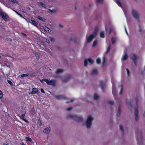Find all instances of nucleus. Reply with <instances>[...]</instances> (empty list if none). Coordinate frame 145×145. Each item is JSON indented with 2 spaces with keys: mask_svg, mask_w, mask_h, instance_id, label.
I'll use <instances>...</instances> for the list:
<instances>
[{
  "mask_svg": "<svg viewBox=\"0 0 145 145\" xmlns=\"http://www.w3.org/2000/svg\"><path fill=\"white\" fill-rule=\"evenodd\" d=\"M132 14L133 16L135 18L137 19L138 18V15L137 12L134 10H133L132 12Z\"/></svg>",
  "mask_w": 145,
  "mask_h": 145,
  "instance_id": "nucleus-12",
  "label": "nucleus"
},
{
  "mask_svg": "<svg viewBox=\"0 0 145 145\" xmlns=\"http://www.w3.org/2000/svg\"><path fill=\"white\" fill-rule=\"evenodd\" d=\"M37 4L38 5H41L42 7H45L46 6L44 4H43L42 2H38Z\"/></svg>",
  "mask_w": 145,
  "mask_h": 145,
  "instance_id": "nucleus-22",
  "label": "nucleus"
},
{
  "mask_svg": "<svg viewBox=\"0 0 145 145\" xmlns=\"http://www.w3.org/2000/svg\"><path fill=\"white\" fill-rule=\"evenodd\" d=\"M88 62L90 64H92L93 63V61L91 58L86 59L84 61V65L86 66L88 64Z\"/></svg>",
  "mask_w": 145,
  "mask_h": 145,
  "instance_id": "nucleus-5",
  "label": "nucleus"
},
{
  "mask_svg": "<svg viewBox=\"0 0 145 145\" xmlns=\"http://www.w3.org/2000/svg\"><path fill=\"white\" fill-rule=\"evenodd\" d=\"M25 140L27 141H32L31 138H30L26 137H25Z\"/></svg>",
  "mask_w": 145,
  "mask_h": 145,
  "instance_id": "nucleus-28",
  "label": "nucleus"
},
{
  "mask_svg": "<svg viewBox=\"0 0 145 145\" xmlns=\"http://www.w3.org/2000/svg\"><path fill=\"white\" fill-rule=\"evenodd\" d=\"M22 145H25L24 144H22Z\"/></svg>",
  "mask_w": 145,
  "mask_h": 145,
  "instance_id": "nucleus-62",
  "label": "nucleus"
},
{
  "mask_svg": "<svg viewBox=\"0 0 145 145\" xmlns=\"http://www.w3.org/2000/svg\"><path fill=\"white\" fill-rule=\"evenodd\" d=\"M63 72V69H58L56 71V73L57 74H59L62 73Z\"/></svg>",
  "mask_w": 145,
  "mask_h": 145,
  "instance_id": "nucleus-19",
  "label": "nucleus"
},
{
  "mask_svg": "<svg viewBox=\"0 0 145 145\" xmlns=\"http://www.w3.org/2000/svg\"><path fill=\"white\" fill-rule=\"evenodd\" d=\"M35 56L36 57V58L37 59H39V54L37 53L35 54Z\"/></svg>",
  "mask_w": 145,
  "mask_h": 145,
  "instance_id": "nucleus-34",
  "label": "nucleus"
},
{
  "mask_svg": "<svg viewBox=\"0 0 145 145\" xmlns=\"http://www.w3.org/2000/svg\"><path fill=\"white\" fill-rule=\"evenodd\" d=\"M112 31L114 33V29L113 28H110V29L109 33L110 34L111 33Z\"/></svg>",
  "mask_w": 145,
  "mask_h": 145,
  "instance_id": "nucleus-30",
  "label": "nucleus"
},
{
  "mask_svg": "<svg viewBox=\"0 0 145 145\" xmlns=\"http://www.w3.org/2000/svg\"><path fill=\"white\" fill-rule=\"evenodd\" d=\"M97 63L98 64H100L101 63V59L99 58H97L96 60Z\"/></svg>",
  "mask_w": 145,
  "mask_h": 145,
  "instance_id": "nucleus-27",
  "label": "nucleus"
},
{
  "mask_svg": "<svg viewBox=\"0 0 145 145\" xmlns=\"http://www.w3.org/2000/svg\"><path fill=\"white\" fill-rule=\"evenodd\" d=\"M103 0H96L97 4L98 5L99 4L102 3Z\"/></svg>",
  "mask_w": 145,
  "mask_h": 145,
  "instance_id": "nucleus-26",
  "label": "nucleus"
},
{
  "mask_svg": "<svg viewBox=\"0 0 145 145\" xmlns=\"http://www.w3.org/2000/svg\"><path fill=\"white\" fill-rule=\"evenodd\" d=\"M72 109V108H68L67 109V111H70Z\"/></svg>",
  "mask_w": 145,
  "mask_h": 145,
  "instance_id": "nucleus-45",
  "label": "nucleus"
},
{
  "mask_svg": "<svg viewBox=\"0 0 145 145\" xmlns=\"http://www.w3.org/2000/svg\"><path fill=\"white\" fill-rule=\"evenodd\" d=\"M19 16H20L21 18H24L22 16L21 14Z\"/></svg>",
  "mask_w": 145,
  "mask_h": 145,
  "instance_id": "nucleus-51",
  "label": "nucleus"
},
{
  "mask_svg": "<svg viewBox=\"0 0 145 145\" xmlns=\"http://www.w3.org/2000/svg\"><path fill=\"white\" fill-rule=\"evenodd\" d=\"M50 132V129L49 127H47L44 131V132L46 134Z\"/></svg>",
  "mask_w": 145,
  "mask_h": 145,
  "instance_id": "nucleus-17",
  "label": "nucleus"
},
{
  "mask_svg": "<svg viewBox=\"0 0 145 145\" xmlns=\"http://www.w3.org/2000/svg\"><path fill=\"white\" fill-rule=\"evenodd\" d=\"M112 92L113 95H115L116 94V92L115 91V88L114 84V82L112 80Z\"/></svg>",
  "mask_w": 145,
  "mask_h": 145,
  "instance_id": "nucleus-8",
  "label": "nucleus"
},
{
  "mask_svg": "<svg viewBox=\"0 0 145 145\" xmlns=\"http://www.w3.org/2000/svg\"><path fill=\"white\" fill-rule=\"evenodd\" d=\"M21 14H20V13H18V15H19V16H20V15Z\"/></svg>",
  "mask_w": 145,
  "mask_h": 145,
  "instance_id": "nucleus-55",
  "label": "nucleus"
},
{
  "mask_svg": "<svg viewBox=\"0 0 145 145\" xmlns=\"http://www.w3.org/2000/svg\"><path fill=\"white\" fill-rule=\"evenodd\" d=\"M10 2H11L13 3L18 4L17 1L15 0H8Z\"/></svg>",
  "mask_w": 145,
  "mask_h": 145,
  "instance_id": "nucleus-32",
  "label": "nucleus"
},
{
  "mask_svg": "<svg viewBox=\"0 0 145 145\" xmlns=\"http://www.w3.org/2000/svg\"><path fill=\"white\" fill-rule=\"evenodd\" d=\"M14 11L15 12L17 13L18 14V13H19L18 12H17L16 11H15L14 10Z\"/></svg>",
  "mask_w": 145,
  "mask_h": 145,
  "instance_id": "nucleus-53",
  "label": "nucleus"
},
{
  "mask_svg": "<svg viewBox=\"0 0 145 145\" xmlns=\"http://www.w3.org/2000/svg\"><path fill=\"white\" fill-rule=\"evenodd\" d=\"M126 70H127V74L128 75H129V71L127 69H126Z\"/></svg>",
  "mask_w": 145,
  "mask_h": 145,
  "instance_id": "nucleus-43",
  "label": "nucleus"
},
{
  "mask_svg": "<svg viewBox=\"0 0 145 145\" xmlns=\"http://www.w3.org/2000/svg\"><path fill=\"white\" fill-rule=\"evenodd\" d=\"M70 117H72V118L73 117L74 118V119L75 120H76L78 121H80L82 120V118H81L79 117H78L76 116L74 117L72 116H70Z\"/></svg>",
  "mask_w": 145,
  "mask_h": 145,
  "instance_id": "nucleus-15",
  "label": "nucleus"
},
{
  "mask_svg": "<svg viewBox=\"0 0 145 145\" xmlns=\"http://www.w3.org/2000/svg\"><path fill=\"white\" fill-rule=\"evenodd\" d=\"M49 11L52 13H56L57 12V11L55 10H49Z\"/></svg>",
  "mask_w": 145,
  "mask_h": 145,
  "instance_id": "nucleus-31",
  "label": "nucleus"
},
{
  "mask_svg": "<svg viewBox=\"0 0 145 145\" xmlns=\"http://www.w3.org/2000/svg\"><path fill=\"white\" fill-rule=\"evenodd\" d=\"M8 83L9 84H10L11 85L12 84V82L10 81V80H8Z\"/></svg>",
  "mask_w": 145,
  "mask_h": 145,
  "instance_id": "nucleus-44",
  "label": "nucleus"
},
{
  "mask_svg": "<svg viewBox=\"0 0 145 145\" xmlns=\"http://www.w3.org/2000/svg\"><path fill=\"white\" fill-rule=\"evenodd\" d=\"M3 97V93L2 91L0 90V99H1Z\"/></svg>",
  "mask_w": 145,
  "mask_h": 145,
  "instance_id": "nucleus-36",
  "label": "nucleus"
},
{
  "mask_svg": "<svg viewBox=\"0 0 145 145\" xmlns=\"http://www.w3.org/2000/svg\"><path fill=\"white\" fill-rule=\"evenodd\" d=\"M111 46L110 45L108 47L107 50L106 52V53L104 54V57L103 58V65H104L106 61V53H108L110 50V49L111 48Z\"/></svg>",
  "mask_w": 145,
  "mask_h": 145,
  "instance_id": "nucleus-6",
  "label": "nucleus"
},
{
  "mask_svg": "<svg viewBox=\"0 0 145 145\" xmlns=\"http://www.w3.org/2000/svg\"><path fill=\"white\" fill-rule=\"evenodd\" d=\"M0 16L5 21H8L9 17L8 16L6 13L0 11Z\"/></svg>",
  "mask_w": 145,
  "mask_h": 145,
  "instance_id": "nucleus-4",
  "label": "nucleus"
},
{
  "mask_svg": "<svg viewBox=\"0 0 145 145\" xmlns=\"http://www.w3.org/2000/svg\"><path fill=\"white\" fill-rule=\"evenodd\" d=\"M121 90L120 91V94H122L123 91H122V86H121Z\"/></svg>",
  "mask_w": 145,
  "mask_h": 145,
  "instance_id": "nucleus-38",
  "label": "nucleus"
},
{
  "mask_svg": "<svg viewBox=\"0 0 145 145\" xmlns=\"http://www.w3.org/2000/svg\"><path fill=\"white\" fill-rule=\"evenodd\" d=\"M97 28L96 27L95 29V31L93 33V34L89 36H87V41L88 43L91 42L93 39L96 36L97 34Z\"/></svg>",
  "mask_w": 145,
  "mask_h": 145,
  "instance_id": "nucleus-1",
  "label": "nucleus"
},
{
  "mask_svg": "<svg viewBox=\"0 0 145 145\" xmlns=\"http://www.w3.org/2000/svg\"><path fill=\"white\" fill-rule=\"evenodd\" d=\"M111 41L112 44H114L116 42V39L114 37H112L111 39Z\"/></svg>",
  "mask_w": 145,
  "mask_h": 145,
  "instance_id": "nucleus-25",
  "label": "nucleus"
},
{
  "mask_svg": "<svg viewBox=\"0 0 145 145\" xmlns=\"http://www.w3.org/2000/svg\"><path fill=\"white\" fill-rule=\"evenodd\" d=\"M93 119V117L91 116L88 117L87 120L86 121V124L88 128H89L92 124V121Z\"/></svg>",
  "mask_w": 145,
  "mask_h": 145,
  "instance_id": "nucleus-2",
  "label": "nucleus"
},
{
  "mask_svg": "<svg viewBox=\"0 0 145 145\" xmlns=\"http://www.w3.org/2000/svg\"><path fill=\"white\" fill-rule=\"evenodd\" d=\"M22 34L24 36H25V37H26V36H27V35H26V34H25V33H22Z\"/></svg>",
  "mask_w": 145,
  "mask_h": 145,
  "instance_id": "nucleus-49",
  "label": "nucleus"
},
{
  "mask_svg": "<svg viewBox=\"0 0 145 145\" xmlns=\"http://www.w3.org/2000/svg\"><path fill=\"white\" fill-rule=\"evenodd\" d=\"M91 74L93 75H95L98 74V71L96 69H93L91 72Z\"/></svg>",
  "mask_w": 145,
  "mask_h": 145,
  "instance_id": "nucleus-14",
  "label": "nucleus"
},
{
  "mask_svg": "<svg viewBox=\"0 0 145 145\" xmlns=\"http://www.w3.org/2000/svg\"><path fill=\"white\" fill-rule=\"evenodd\" d=\"M101 89H103V88L102 87H101Z\"/></svg>",
  "mask_w": 145,
  "mask_h": 145,
  "instance_id": "nucleus-63",
  "label": "nucleus"
},
{
  "mask_svg": "<svg viewBox=\"0 0 145 145\" xmlns=\"http://www.w3.org/2000/svg\"><path fill=\"white\" fill-rule=\"evenodd\" d=\"M38 123L39 125L40 126L42 125V123L41 122H40V121L38 120Z\"/></svg>",
  "mask_w": 145,
  "mask_h": 145,
  "instance_id": "nucleus-42",
  "label": "nucleus"
},
{
  "mask_svg": "<svg viewBox=\"0 0 145 145\" xmlns=\"http://www.w3.org/2000/svg\"><path fill=\"white\" fill-rule=\"evenodd\" d=\"M40 81L42 82L43 81H44L46 83L49 85H51L52 86H54L55 84V81L54 80H49L46 79H43L40 80Z\"/></svg>",
  "mask_w": 145,
  "mask_h": 145,
  "instance_id": "nucleus-3",
  "label": "nucleus"
},
{
  "mask_svg": "<svg viewBox=\"0 0 145 145\" xmlns=\"http://www.w3.org/2000/svg\"><path fill=\"white\" fill-rule=\"evenodd\" d=\"M38 92V89L35 88H34L32 89V91L30 93L32 94H34L37 93Z\"/></svg>",
  "mask_w": 145,
  "mask_h": 145,
  "instance_id": "nucleus-13",
  "label": "nucleus"
},
{
  "mask_svg": "<svg viewBox=\"0 0 145 145\" xmlns=\"http://www.w3.org/2000/svg\"><path fill=\"white\" fill-rule=\"evenodd\" d=\"M26 113V112H25L24 114H22L20 116V118L23 120L24 121L26 122V120L24 118V117L25 116V114Z\"/></svg>",
  "mask_w": 145,
  "mask_h": 145,
  "instance_id": "nucleus-16",
  "label": "nucleus"
},
{
  "mask_svg": "<svg viewBox=\"0 0 145 145\" xmlns=\"http://www.w3.org/2000/svg\"><path fill=\"white\" fill-rule=\"evenodd\" d=\"M43 29L46 32H49L50 31V29L46 26L43 27Z\"/></svg>",
  "mask_w": 145,
  "mask_h": 145,
  "instance_id": "nucleus-21",
  "label": "nucleus"
},
{
  "mask_svg": "<svg viewBox=\"0 0 145 145\" xmlns=\"http://www.w3.org/2000/svg\"><path fill=\"white\" fill-rule=\"evenodd\" d=\"M120 130L123 132V127L121 125H120Z\"/></svg>",
  "mask_w": 145,
  "mask_h": 145,
  "instance_id": "nucleus-40",
  "label": "nucleus"
},
{
  "mask_svg": "<svg viewBox=\"0 0 145 145\" xmlns=\"http://www.w3.org/2000/svg\"><path fill=\"white\" fill-rule=\"evenodd\" d=\"M25 19V20H26V21H27V20H26V19Z\"/></svg>",
  "mask_w": 145,
  "mask_h": 145,
  "instance_id": "nucleus-60",
  "label": "nucleus"
},
{
  "mask_svg": "<svg viewBox=\"0 0 145 145\" xmlns=\"http://www.w3.org/2000/svg\"><path fill=\"white\" fill-rule=\"evenodd\" d=\"M115 2L120 7H121V4L120 2V1L118 0H115Z\"/></svg>",
  "mask_w": 145,
  "mask_h": 145,
  "instance_id": "nucleus-23",
  "label": "nucleus"
},
{
  "mask_svg": "<svg viewBox=\"0 0 145 145\" xmlns=\"http://www.w3.org/2000/svg\"><path fill=\"white\" fill-rule=\"evenodd\" d=\"M25 19V20H26V21H27V20H26V19Z\"/></svg>",
  "mask_w": 145,
  "mask_h": 145,
  "instance_id": "nucleus-58",
  "label": "nucleus"
},
{
  "mask_svg": "<svg viewBox=\"0 0 145 145\" xmlns=\"http://www.w3.org/2000/svg\"><path fill=\"white\" fill-rule=\"evenodd\" d=\"M120 108H119V109L117 113V116H119L120 115Z\"/></svg>",
  "mask_w": 145,
  "mask_h": 145,
  "instance_id": "nucleus-33",
  "label": "nucleus"
},
{
  "mask_svg": "<svg viewBox=\"0 0 145 145\" xmlns=\"http://www.w3.org/2000/svg\"><path fill=\"white\" fill-rule=\"evenodd\" d=\"M60 26L61 27V25H60Z\"/></svg>",
  "mask_w": 145,
  "mask_h": 145,
  "instance_id": "nucleus-61",
  "label": "nucleus"
},
{
  "mask_svg": "<svg viewBox=\"0 0 145 145\" xmlns=\"http://www.w3.org/2000/svg\"><path fill=\"white\" fill-rule=\"evenodd\" d=\"M14 11L15 12L17 13L18 14V13H19L18 12H17L16 11H15L14 10Z\"/></svg>",
  "mask_w": 145,
  "mask_h": 145,
  "instance_id": "nucleus-52",
  "label": "nucleus"
},
{
  "mask_svg": "<svg viewBox=\"0 0 145 145\" xmlns=\"http://www.w3.org/2000/svg\"><path fill=\"white\" fill-rule=\"evenodd\" d=\"M137 56L134 54H132L131 55V58L135 64L136 65V59L137 58Z\"/></svg>",
  "mask_w": 145,
  "mask_h": 145,
  "instance_id": "nucleus-7",
  "label": "nucleus"
},
{
  "mask_svg": "<svg viewBox=\"0 0 145 145\" xmlns=\"http://www.w3.org/2000/svg\"><path fill=\"white\" fill-rule=\"evenodd\" d=\"M108 103L111 105H112L114 104V102L112 101H109L108 102Z\"/></svg>",
  "mask_w": 145,
  "mask_h": 145,
  "instance_id": "nucleus-37",
  "label": "nucleus"
},
{
  "mask_svg": "<svg viewBox=\"0 0 145 145\" xmlns=\"http://www.w3.org/2000/svg\"><path fill=\"white\" fill-rule=\"evenodd\" d=\"M97 41H95L93 43V46L94 47H95L97 44Z\"/></svg>",
  "mask_w": 145,
  "mask_h": 145,
  "instance_id": "nucleus-35",
  "label": "nucleus"
},
{
  "mask_svg": "<svg viewBox=\"0 0 145 145\" xmlns=\"http://www.w3.org/2000/svg\"><path fill=\"white\" fill-rule=\"evenodd\" d=\"M29 22L36 27H37L38 26V24L34 20H31Z\"/></svg>",
  "mask_w": 145,
  "mask_h": 145,
  "instance_id": "nucleus-10",
  "label": "nucleus"
},
{
  "mask_svg": "<svg viewBox=\"0 0 145 145\" xmlns=\"http://www.w3.org/2000/svg\"><path fill=\"white\" fill-rule=\"evenodd\" d=\"M4 145H8V144H4Z\"/></svg>",
  "mask_w": 145,
  "mask_h": 145,
  "instance_id": "nucleus-54",
  "label": "nucleus"
},
{
  "mask_svg": "<svg viewBox=\"0 0 145 145\" xmlns=\"http://www.w3.org/2000/svg\"><path fill=\"white\" fill-rule=\"evenodd\" d=\"M105 30H106V31H107V26H106L105 27Z\"/></svg>",
  "mask_w": 145,
  "mask_h": 145,
  "instance_id": "nucleus-50",
  "label": "nucleus"
},
{
  "mask_svg": "<svg viewBox=\"0 0 145 145\" xmlns=\"http://www.w3.org/2000/svg\"><path fill=\"white\" fill-rule=\"evenodd\" d=\"M29 76V74L28 73L23 74L21 75H20L19 76L22 78L25 77H28Z\"/></svg>",
  "mask_w": 145,
  "mask_h": 145,
  "instance_id": "nucleus-18",
  "label": "nucleus"
},
{
  "mask_svg": "<svg viewBox=\"0 0 145 145\" xmlns=\"http://www.w3.org/2000/svg\"><path fill=\"white\" fill-rule=\"evenodd\" d=\"M40 91L42 93H44V90H43V89H40Z\"/></svg>",
  "mask_w": 145,
  "mask_h": 145,
  "instance_id": "nucleus-46",
  "label": "nucleus"
},
{
  "mask_svg": "<svg viewBox=\"0 0 145 145\" xmlns=\"http://www.w3.org/2000/svg\"><path fill=\"white\" fill-rule=\"evenodd\" d=\"M46 41L47 43H49V41L48 39H46Z\"/></svg>",
  "mask_w": 145,
  "mask_h": 145,
  "instance_id": "nucleus-47",
  "label": "nucleus"
},
{
  "mask_svg": "<svg viewBox=\"0 0 145 145\" xmlns=\"http://www.w3.org/2000/svg\"><path fill=\"white\" fill-rule=\"evenodd\" d=\"M125 31L126 33V34H127V35H128V33H127V30L125 27Z\"/></svg>",
  "mask_w": 145,
  "mask_h": 145,
  "instance_id": "nucleus-48",
  "label": "nucleus"
},
{
  "mask_svg": "<svg viewBox=\"0 0 145 145\" xmlns=\"http://www.w3.org/2000/svg\"><path fill=\"white\" fill-rule=\"evenodd\" d=\"M100 36L102 38H104L105 37L104 32L102 31L100 33Z\"/></svg>",
  "mask_w": 145,
  "mask_h": 145,
  "instance_id": "nucleus-24",
  "label": "nucleus"
},
{
  "mask_svg": "<svg viewBox=\"0 0 145 145\" xmlns=\"http://www.w3.org/2000/svg\"><path fill=\"white\" fill-rule=\"evenodd\" d=\"M25 19V20H26V21H27V20H26V19Z\"/></svg>",
  "mask_w": 145,
  "mask_h": 145,
  "instance_id": "nucleus-59",
  "label": "nucleus"
},
{
  "mask_svg": "<svg viewBox=\"0 0 145 145\" xmlns=\"http://www.w3.org/2000/svg\"><path fill=\"white\" fill-rule=\"evenodd\" d=\"M50 40H51V41L52 42H54V39L53 38L50 37Z\"/></svg>",
  "mask_w": 145,
  "mask_h": 145,
  "instance_id": "nucleus-41",
  "label": "nucleus"
},
{
  "mask_svg": "<svg viewBox=\"0 0 145 145\" xmlns=\"http://www.w3.org/2000/svg\"><path fill=\"white\" fill-rule=\"evenodd\" d=\"M57 98H62V96L61 95H59L56 96Z\"/></svg>",
  "mask_w": 145,
  "mask_h": 145,
  "instance_id": "nucleus-39",
  "label": "nucleus"
},
{
  "mask_svg": "<svg viewBox=\"0 0 145 145\" xmlns=\"http://www.w3.org/2000/svg\"><path fill=\"white\" fill-rule=\"evenodd\" d=\"M138 111L137 108H136L135 110V119L136 120H137L138 119Z\"/></svg>",
  "mask_w": 145,
  "mask_h": 145,
  "instance_id": "nucleus-11",
  "label": "nucleus"
},
{
  "mask_svg": "<svg viewBox=\"0 0 145 145\" xmlns=\"http://www.w3.org/2000/svg\"><path fill=\"white\" fill-rule=\"evenodd\" d=\"M128 57V56L127 54H124L121 60L123 63V61L126 60Z\"/></svg>",
  "mask_w": 145,
  "mask_h": 145,
  "instance_id": "nucleus-9",
  "label": "nucleus"
},
{
  "mask_svg": "<svg viewBox=\"0 0 145 145\" xmlns=\"http://www.w3.org/2000/svg\"><path fill=\"white\" fill-rule=\"evenodd\" d=\"M72 101H72V100H71V102H72Z\"/></svg>",
  "mask_w": 145,
  "mask_h": 145,
  "instance_id": "nucleus-56",
  "label": "nucleus"
},
{
  "mask_svg": "<svg viewBox=\"0 0 145 145\" xmlns=\"http://www.w3.org/2000/svg\"><path fill=\"white\" fill-rule=\"evenodd\" d=\"M1 58V56L0 55V58Z\"/></svg>",
  "mask_w": 145,
  "mask_h": 145,
  "instance_id": "nucleus-57",
  "label": "nucleus"
},
{
  "mask_svg": "<svg viewBox=\"0 0 145 145\" xmlns=\"http://www.w3.org/2000/svg\"><path fill=\"white\" fill-rule=\"evenodd\" d=\"M94 99H97L99 98L97 94H95L94 95Z\"/></svg>",
  "mask_w": 145,
  "mask_h": 145,
  "instance_id": "nucleus-29",
  "label": "nucleus"
},
{
  "mask_svg": "<svg viewBox=\"0 0 145 145\" xmlns=\"http://www.w3.org/2000/svg\"><path fill=\"white\" fill-rule=\"evenodd\" d=\"M37 18L38 19H39L41 20V21H43V22H45L46 20L45 19L42 17H41L40 16H37Z\"/></svg>",
  "mask_w": 145,
  "mask_h": 145,
  "instance_id": "nucleus-20",
  "label": "nucleus"
}]
</instances>
